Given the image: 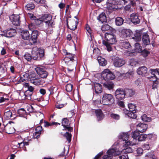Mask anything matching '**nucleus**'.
<instances>
[{"mask_svg":"<svg viewBox=\"0 0 159 159\" xmlns=\"http://www.w3.org/2000/svg\"><path fill=\"white\" fill-rule=\"evenodd\" d=\"M129 133H122L120 134L119 137L121 142L122 141L123 147L126 148L127 146L135 145L136 143L134 140L138 141H144L147 137V135L145 134H141L137 131H135L133 132L132 137L134 141H131L129 140Z\"/></svg>","mask_w":159,"mask_h":159,"instance_id":"nucleus-1","label":"nucleus"},{"mask_svg":"<svg viewBox=\"0 0 159 159\" xmlns=\"http://www.w3.org/2000/svg\"><path fill=\"white\" fill-rule=\"evenodd\" d=\"M44 50L41 48L34 47L32 51V56L29 53H25L24 56V58L28 61H30L32 58L34 60H40L42 59L44 55Z\"/></svg>","mask_w":159,"mask_h":159,"instance_id":"nucleus-2","label":"nucleus"},{"mask_svg":"<svg viewBox=\"0 0 159 159\" xmlns=\"http://www.w3.org/2000/svg\"><path fill=\"white\" fill-rule=\"evenodd\" d=\"M105 39L102 41V44L106 46L108 52L112 51L111 45L114 44L117 42L116 37L113 34L106 33L105 35Z\"/></svg>","mask_w":159,"mask_h":159,"instance_id":"nucleus-3","label":"nucleus"},{"mask_svg":"<svg viewBox=\"0 0 159 159\" xmlns=\"http://www.w3.org/2000/svg\"><path fill=\"white\" fill-rule=\"evenodd\" d=\"M52 16L50 14H46L43 15L41 19L46 23L45 31L47 33L51 34L53 32V28L54 23L52 20Z\"/></svg>","mask_w":159,"mask_h":159,"instance_id":"nucleus-4","label":"nucleus"},{"mask_svg":"<svg viewBox=\"0 0 159 159\" xmlns=\"http://www.w3.org/2000/svg\"><path fill=\"white\" fill-rule=\"evenodd\" d=\"M150 72L153 75V76L150 77V81L153 82L152 89H155L157 88V85L158 83L157 80L158 79H159V69H150Z\"/></svg>","mask_w":159,"mask_h":159,"instance_id":"nucleus-5","label":"nucleus"},{"mask_svg":"<svg viewBox=\"0 0 159 159\" xmlns=\"http://www.w3.org/2000/svg\"><path fill=\"white\" fill-rule=\"evenodd\" d=\"M65 56L66 57L64 59V60L68 66L70 65L71 63L77 64V58L75 54L66 52Z\"/></svg>","mask_w":159,"mask_h":159,"instance_id":"nucleus-6","label":"nucleus"},{"mask_svg":"<svg viewBox=\"0 0 159 159\" xmlns=\"http://www.w3.org/2000/svg\"><path fill=\"white\" fill-rule=\"evenodd\" d=\"M114 101V99L111 94L105 93L103 95L102 103L103 105H110L113 103Z\"/></svg>","mask_w":159,"mask_h":159,"instance_id":"nucleus-7","label":"nucleus"},{"mask_svg":"<svg viewBox=\"0 0 159 159\" xmlns=\"http://www.w3.org/2000/svg\"><path fill=\"white\" fill-rule=\"evenodd\" d=\"M29 80L30 82L35 85L41 84L42 82L38 76L33 71L29 72Z\"/></svg>","mask_w":159,"mask_h":159,"instance_id":"nucleus-8","label":"nucleus"},{"mask_svg":"<svg viewBox=\"0 0 159 159\" xmlns=\"http://www.w3.org/2000/svg\"><path fill=\"white\" fill-rule=\"evenodd\" d=\"M102 76L105 80H112L115 78V75L108 69H105L102 72Z\"/></svg>","mask_w":159,"mask_h":159,"instance_id":"nucleus-9","label":"nucleus"},{"mask_svg":"<svg viewBox=\"0 0 159 159\" xmlns=\"http://www.w3.org/2000/svg\"><path fill=\"white\" fill-rule=\"evenodd\" d=\"M107 154L103 157V159H111L113 156H116L119 154L118 150L116 148H113L109 149Z\"/></svg>","mask_w":159,"mask_h":159,"instance_id":"nucleus-10","label":"nucleus"},{"mask_svg":"<svg viewBox=\"0 0 159 159\" xmlns=\"http://www.w3.org/2000/svg\"><path fill=\"white\" fill-rule=\"evenodd\" d=\"M112 61L114 66L116 67H121L125 63L124 60L117 56L113 57L112 58Z\"/></svg>","mask_w":159,"mask_h":159,"instance_id":"nucleus-11","label":"nucleus"},{"mask_svg":"<svg viewBox=\"0 0 159 159\" xmlns=\"http://www.w3.org/2000/svg\"><path fill=\"white\" fill-rule=\"evenodd\" d=\"M106 4L107 8L109 10H117L118 8L116 0H107Z\"/></svg>","mask_w":159,"mask_h":159,"instance_id":"nucleus-12","label":"nucleus"},{"mask_svg":"<svg viewBox=\"0 0 159 159\" xmlns=\"http://www.w3.org/2000/svg\"><path fill=\"white\" fill-rule=\"evenodd\" d=\"M114 93L116 98L118 100H122L125 98L124 89H117Z\"/></svg>","mask_w":159,"mask_h":159,"instance_id":"nucleus-13","label":"nucleus"},{"mask_svg":"<svg viewBox=\"0 0 159 159\" xmlns=\"http://www.w3.org/2000/svg\"><path fill=\"white\" fill-rule=\"evenodd\" d=\"M40 107L36 105L33 104L32 105H29L27 107V110L30 113H38L39 112L42 116H43V114L41 112L39 111Z\"/></svg>","mask_w":159,"mask_h":159,"instance_id":"nucleus-14","label":"nucleus"},{"mask_svg":"<svg viewBox=\"0 0 159 159\" xmlns=\"http://www.w3.org/2000/svg\"><path fill=\"white\" fill-rule=\"evenodd\" d=\"M16 34V31L15 29L11 28L9 30H7L3 31V34H1L3 36L8 38H10L14 36Z\"/></svg>","mask_w":159,"mask_h":159,"instance_id":"nucleus-15","label":"nucleus"},{"mask_svg":"<svg viewBox=\"0 0 159 159\" xmlns=\"http://www.w3.org/2000/svg\"><path fill=\"white\" fill-rule=\"evenodd\" d=\"M35 70L41 78H46L48 75V72L42 67H37L35 68Z\"/></svg>","mask_w":159,"mask_h":159,"instance_id":"nucleus-16","label":"nucleus"},{"mask_svg":"<svg viewBox=\"0 0 159 159\" xmlns=\"http://www.w3.org/2000/svg\"><path fill=\"white\" fill-rule=\"evenodd\" d=\"M10 19L13 25L17 26L20 25V16L18 15H13L10 17Z\"/></svg>","mask_w":159,"mask_h":159,"instance_id":"nucleus-17","label":"nucleus"},{"mask_svg":"<svg viewBox=\"0 0 159 159\" xmlns=\"http://www.w3.org/2000/svg\"><path fill=\"white\" fill-rule=\"evenodd\" d=\"M137 73L139 75L146 76L148 75L147 68L145 66L140 67L137 70Z\"/></svg>","mask_w":159,"mask_h":159,"instance_id":"nucleus-18","label":"nucleus"},{"mask_svg":"<svg viewBox=\"0 0 159 159\" xmlns=\"http://www.w3.org/2000/svg\"><path fill=\"white\" fill-rule=\"evenodd\" d=\"M39 34V32L37 30H33L32 32L31 38L30 39L31 44L34 43L37 41V37Z\"/></svg>","mask_w":159,"mask_h":159,"instance_id":"nucleus-19","label":"nucleus"},{"mask_svg":"<svg viewBox=\"0 0 159 159\" xmlns=\"http://www.w3.org/2000/svg\"><path fill=\"white\" fill-rule=\"evenodd\" d=\"M125 98L131 97L135 94V92L131 89L125 88L124 89Z\"/></svg>","mask_w":159,"mask_h":159,"instance_id":"nucleus-20","label":"nucleus"},{"mask_svg":"<svg viewBox=\"0 0 159 159\" xmlns=\"http://www.w3.org/2000/svg\"><path fill=\"white\" fill-rule=\"evenodd\" d=\"M148 128L147 125L141 123H139L137 125V130L141 133L145 132Z\"/></svg>","mask_w":159,"mask_h":159,"instance_id":"nucleus-21","label":"nucleus"},{"mask_svg":"<svg viewBox=\"0 0 159 159\" xmlns=\"http://www.w3.org/2000/svg\"><path fill=\"white\" fill-rule=\"evenodd\" d=\"M95 112L98 121H101L104 118V115L101 109L96 110Z\"/></svg>","mask_w":159,"mask_h":159,"instance_id":"nucleus-22","label":"nucleus"},{"mask_svg":"<svg viewBox=\"0 0 159 159\" xmlns=\"http://www.w3.org/2000/svg\"><path fill=\"white\" fill-rule=\"evenodd\" d=\"M130 19L132 22L135 25L138 24L140 22V19L137 14H132L130 15Z\"/></svg>","mask_w":159,"mask_h":159,"instance_id":"nucleus-23","label":"nucleus"},{"mask_svg":"<svg viewBox=\"0 0 159 159\" xmlns=\"http://www.w3.org/2000/svg\"><path fill=\"white\" fill-rule=\"evenodd\" d=\"M124 113L126 115H127L128 117L132 119H135L136 118L137 116L135 114L136 111H129L126 109L124 110Z\"/></svg>","mask_w":159,"mask_h":159,"instance_id":"nucleus-24","label":"nucleus"},{"mask_svg":"<svg viewBox=\"0 0 159 159\" xmlns=\"http://www.w3.org/2000/svg\"><path fill=\"white\" fill-rule=\"evenodd\" d=\"M4 116L6 119H11V120L14 119L16 116V115L13 114L10 110L4 113Z\"/></svg>","mask_w":159,"mask_h":159,"instance_id":"nucleus-25","label":"nucleus"},{"mask_svg":"<svg viewBox=\"0 0 159 159\" xmlns=\"http://www.w3.org/2000/svg\"><path fill=\"white\" fill-rule=\"evenodd\" d=\"M142 41L143 44L145 45H147L150 43V39L149 36L147 33L143 34L142 37Z\"/></svg>","mask_w":159,"mask_h":159,"instance_id":"nucleus-26","label":"nucleus"},{"mask_svg":"<svg viewBox=\"0 0 159 159\" xmlns=\"http://www.w3.org/2000/svg\"><path fill=\"white\" fill-rule=\"evenodd\" d=\"M6 133L8 134H11L15 132L14 128L10 125H7L4 127V129Z\"/></svg>","mask_w":159,"mask_h":159,"instance_id":"nucleus-27","label":"nucleus"},{"mask_svg":"<svg viewBox=\"0 0 159 159\" xmlns=\"http://www.w3.org/2000/svg\"><path fill=\"white\" fill-rule=\"evenodd\" d=\"M21 36L24 40H28L30 39V34L28 30H23L21 32Z\"/></svg>","mask_w":159,"mask_h":159,"instance_id":"nucleus-28","label":"nucleus"},{"mask_svg":"<svg viewBox=\"0 0 159 159\" xmlns=\"http://www.w3.org/2000/svg\"><path fill=\"white\" fill-rule=\"evenodd\" d=\"M134 71L132 70L124 74V78L125 79H131L134 77Z\"/></svg>","mask_w":159,"mask_h":159,"instance_id":"nucleus-29","label":"nucleus"},{"mask_svg":"<svg viewBox=\"0 0 159 159\" xmlns=\"http://www.w3.org/2000/svg\"><path fill=\"white\" fill-rule=\"evenodd\" d=\"M95 90L96 93H101L102 91V85L99 83L94 84Z\"/></svg>","mask_w":159,"mask_h":159,"instance_id":"nucleus-30","label":"nucleus"},{"mask_svg":"<svg viewBox=\"0 0 159 159\" xmlns=\"http://www.w3.org/2000/svg\"><path fill=\"white\" fill-rule=\"evenodd\" d=\"M132 32L129 30L123 29L121 31V34L123 37L125 38L129 37Z\"/></svg>","mask_w":159,"mask_h":159,"instance_id":"nucleus-31","label":"nucleus"},{"mask_svg":"<svg viewBox=\"0 0 159 159\" xmlns=\"http://www.w3.org/2000/svg\"><path fill=\"white\" fill-rule=\"evenodd\" d=\"M104 87L109 90H112L114 88V84L112 82H106L103 84Z\"/></svg>","mask_w":159,"mask_h":159,"instance_id":"nucleus-32","label":"nucleus"},{"mask_svg":"<svg viewBox=\"0 0 159 159\" xmlns=\"http://www.w3.org/2000/svg\"><path fill=\"white\" fill-rule=\"evenodd\" d=\"M141 33L138 30H136L134 36L132 37V39L136 42H139L141 39Z\"/></svg>","mask_w":159,"mask_h":159,"instance_id":"nucleus-33","label":"nucleus"},{"mask_svg":"<svg viewBox=\"0 0 159 159\" xmlns=\"http://www.w3.org/2000/svg\"><path fill=\"white\" fill-rule=\"evenodd\" d=\"M42 130V128L41 126H38L36 128L35 134H34V138L38 139L39 138Z\"/></svg>","mask_w":159,"mask_h":159,"instance_id":"nucleus-34","label":"nucleus"},{"mask_svg":"<svg viewBox=\"0 0 159 159\" xmlns=\"http://www.w3.org/2000/svg\"><path fill=\"white\" fill-rule=\"evenodd\" d=\"M98 61L100 66H105L107 64V61L105 59L101 57H98Z\"/></svg>","mask_w":159,"mask_h":159,"instance_id":"nucleus-35","label":"nucleus"},{"mask_svg":"<svg viewBox=\"0 0 159 159\" xmlns=\"http://www.w3.org/2000/svg\"><path fill=\"white\" fill-rule=\"evenodd\" d=\"M19 116L21 117L26 118L27 114L23 108H21L18 110Z\"/></svg>","mask_w":159,"mask_h":159,"instance_id":"nucleus-36","label":"nucleus"},{"mask_svg":"<svg viewBox=\"0 0 159 159\" xmlns=\"http://www.w3.org/2000/svg\"><path fill=\"white\" fill-rule=\"evenodd\" d=\"M98 20L103 23L106 21V17L104 13H102L97 18Z\"/></svg>","mask_w":159,"mask_h":159,"instance_id":"nucleus-37","label":"nucleus"},{"mask_svg":"<svg viewBox=\"0 0 159 159\" xmlns=\"http://www.w3.org/2000/svg\"><path fill=\"white\" fill-rule=\"evenodd\" d=\"M60 125V124L58 122H48L47 121H45L44 123V126L46 127H48L49 126H51L53 125L57 126Z\"/></svg>","mask_w":159,"mask_h":159,"instance_id":"nucleus-38","label":"nucleus"},{"mask_svg":"<svg viewBox=\"0 0 159 159\" xmlns=\"http://www.w3.org/2000/svg\"><path fill=\"white\" fill-rule=\"evenodd\" d=\"M121 46L124 48L127 49L131 47L129 43L127 41H123L120 43Z\"/></svg>","mask_w":159,"mask_h":159,"instance_id":"nucleus-39","label":"nucleus"},{"mask_svg":"<svg viewBox=\"0 0 159 159\" xmlns=\"http://www.w3.org/2000/svg\"><path fill=\"white\" fill-rule=\"evenodd\" d=\"M134 46V49L135 52H142V47L140 46L139 43H135Z\"/></svg>","mask_w":159,"mask_h":159,"instance_id":"nucleus-40","label":"nucleus"},{"mask_svg":"<svg viewBox=\"0 0 159 159\" xmlns=\"http://www.w3.org/2000/svg\"><path fill=\"white\" fill-rule=\"evenodd\" d=\"M124 20L120 17H118L116 18L115 23L117 25L120 26L123 24Z\"/></svg>","mask_w":159,"mask_h":159,"instance_id":"nucleus-41","label":"nucleus"},{"mask_svg":"<svg viewBox=\"0 0 159 159\" xmlns=\"http://www.w3.org/2000/svg\"><path fill=\"white\" fill-rule=\"evenodd\" d=\"M34 4L32 2H30L25 6V10L29 11L33 9L34 8Z\"/></svg>","mask_w":159,"mask_h":159,"instance_id":"nucleus-42","label":"nucleus"},{"mask_svg":"<svg viewBox=\"0 0 159 159\" xmlns=\"http://www.w3.org/2000/svg\"><path fill=\"white\" fill-rule=\"evenodd\" d=\"M133 151V149L129 147L122 149V150L121 151V153L122 154L125 153V154H127V153H132Z\"/></svg>","mask_w":159,"mask_h":159,"instance_id":"nucleus-43","label":"nucleus"},{"mask_svg":"<svg viewBox=\"0 0 159 159\" xmlns=\"http://www.w3.org/2000/svg\"><path fill=\"white\" fill-rule=\"evenodd\" d=\"M62 125L64 127V128L69 125V122L67 118H65L62 119Z\"/></svg>","mask_w":159,"mask_h":159,"instance_id":"nucleus-44","label":"nucleus"},{"mask_svg":"<svg viewBox=\"0 0 159 159\" xmlns=\"http://www.w3.org/2000/svg\"><path fill=\"white\" fill-rule=\"evenodd\" d=\"M136 106L135 104L131 103L128 104V107L129 110V111H136Z\"/></svg>","mask_w":159,"mask_h":159,"instance_id":"nucleus-45","label":"nucleus"},{"mask_svg":"<svg viewBox=\"0 0 159 159\" xmlns=\"http://www.w3.org/2000/svg\"><path fill=\"white\" fill-rule=\"evenodd\" d=\"M110 117L112 119L116 120H119L120 118L119 115L113 113H110Z\"/></svg>","mask_w":159,"mask_h":159,"instance_id":"nucleus-46","label":"nucleus"},{"mask_svg":"<svg viewBox=\"0 0 159 159\" xmlns=\"http://www.w3.org/2000/svg\"><path fill=\"white\" fill-rule=\"evenodd\" d=\"M64 136L66 138L68 143H70L71 138V134L68 132H66L64 134Z\"/></svg>","mask_w":159,"mask_h":159,"instance_id":"nucleus-47","label":"nucleus"},{"mask_svg":"<svg viewBox=\"0 0 159 159\" xmlns=\"http://www.w3.org/2000/svg\"><path fill=\"white\" fill-rule=\"evenodd\" d=\"M49 90L50 92V94H52L57 91V88L56 86H52L49 88Z\"/></svg>","mask_w":159,"mask_h":159,"instance_id":"nucleus-48","label":"nucleus"},{"mask_svg":"<svg viewBox=\"0 0 159 159\" xmlns=\"http://www.w3.org/2000/svg\"><path fill=\"white\" fill-rule=\"evenodd\" d=\"M111 28L110 26L108 25H103L102 26L101 29L103 31H106L109 30Z\"/></svg>","mask_w":159,"mask_h":159,"instance_id":"nucleus-49","label":"nucleus"},{"mask_svg":"<svg viewBox=\"0 0 159 159\" xmlns=\"http://www.w3.org/2000/svg\"><path fill=\"white\" fill-rule=\"evenodd\" d=\"M86 29L87 32V34L88 36L92 37V31L89 25H87L86 26Z\"/></svg>","mask_w":159,"mask_h":159,"instance_id":"nucleus-50","label":"nucleus"},{"mask_svg":"<svg viewBox=\"0 0 159 159\" xmlns=\"http://www.w3.org/2000/svg\"><path fill=\"white\" fill-rule=\"evenodd\" d=\"M73 85L72 84H69L66 86V90L68 92H70L72 90Z\"/></svg>","mask_w":159,"mask_h":159,"instance_id":"nucleus-51","label":"nucleus"},{"mask_svg":"<svg viewBox=\"0 0 159 159\" xmlns=\"http://www.w3.org/2000/svg\"><path fill=\"white\" fill-rule=\"evenodd\" d=\"M142 120L144 121L149 122L151 120V119L150 117L147 116V115L145 114L143 115L142 116Z\"/></svg>","mask_w":159,"mask_h":159,"instance_id":"nucleus-52","label":"nucleus"},{"mask_svg":"<svg viewBox=\"0 0 159 159\" xmlns=\"http://www.w3.org/2000/svg\"><path fill=\"white\" fill-rule=\"evenodd\" d=\"M129 65L132 66H135L138 65V62L134 60H130L129 61Z\"/></svg>","mask_w":159,"mask_h":159,"instance_id":"nucleus-53","label":"nucleus"},{"mask_svg":"<svg viewBox=\"0 0 159 159\" xmlns=\"http://www.w3.org/2000/svg\"><path fill=\"white\" fill-rule=\"evenodd\" d=\"M142 55L144 57H147L148 55L150 54V52L147 50L146 49H144L143 51L142 50L141 52Z\"/></svg>","mask_w":159,"mask_h":159,"instance_id":"nucleus-54","label":"nucleus"},{"mask_svg":"<svg viewBox=\"0 0 159 159\" xmlns=\"http://www.w3.org/2000/svg\"><path fill=\"white\" fill-rule=\"evenodd\" d=\"M72 67H70V66L67 68V69L69 72H71L73 71L74 70L75 68L76 65V64H74V63H71Z\"/></svg>","mask_w":159,"mask_h":159,"instance_id":"nucleus-55","label":"nucleus"},{"mask_svg":"<svg viewBox=\"0 0 159 159\" xmlns=\"http://www.w3.org/2000/svg\"><path fill=\"white\" fill-rule=\"evenodd\" d=\"M29 72H28V73L25 72L23 73L21 75V76H22L26 80H29Z\"/></svg>","mask_w":159,"mask_h":159,"instance_id":"nucleus-56","label":"nucleus"},{"mask_svg":"<svg viewBox=\"0 0 159 159\" xmlns=\"http://www.w3.org/2000/svg\"><path fill=\"white\" fill-rule=\"evenodd\" d=\"M137 154L138 156H141L143 152V149L141 148H138L136 150Z\"/></svg>","mask_w":159,"mask_h":159,"instance_id":"nucleus-57","label":"nucleus"},{"mask_svg":"<svg viewBox=\"0 0 159 159\" xmlns=\"http://www.w3.org/2000/svg\"><path fill=\"white\" fill-rule=\"evenodd\" d=\"M145 157H150L151 159H157L154 155H151L150 153H147L145 156Z\"/></svg>","mask_w":159,"mask_h":159,"instance_id":"nucleus-58","label":"nucleus"},{"mask_svg":"<svg viewBox=\"0 0 159 159\" xmlns=\"http://www.w3.org/2000/svg\"><path fill=\"white\" fill-rule=\"evenodd\" d=\"M66 104H59L57 103L55 105V107L57 109H61L65 105H66Z\"/></svg>","mask_w":159,"mask_h":159,"instance_id":"nucleus-59","label":"nucleus"},{"mask_svg":"<svg viewBox=\"0 0 159 159\" xmlns=\"http://www.w3.org/2000/svg\"><path fill=\"white\" fill-rule=\"evenodd\" d=\"M119 159H129L128 156L127 154L122 155L119 157Z\"/></svg>","mask_w":159,"mask_h":159,"instance_id":"nucleus-60","label":"nucleus"},{"mask_svg":"<svg viewBox=\"0 0 159 159\" xmlns=\"http://www.w3.org/2000/svg\"><path fill=\"white\" fill-rule=\"evenodd\" d=\"M16 146L17 147L19 148H23L24 146V145L23 142H21V143H18L16 145Z\"/></svg>","mask_w":159,"mask_h":159,"instance_id":"nucleus-61","label":"nucleus"},{"mask_svg":"<svg viewBox=\"0 0 159 159\" xmlns=\"http://www.w3.org/2000/svg\"><path fill=\"white\" fill-rule=\"evenodd\" d=\"M93 102L95 105L100 104L101 103L100 99H97V100H93Z\"/></svg>","mask_w":159,"mask_h":159,"instance_id":"nucleus-62","label":"nucleus"},{"mask_svg":"<svg viewBox=\"0 0 159 159\" xmlns=\"http://www.w3.org/2000/svg\"><path fill=\"white\" fill-rule=\"evenodd\" d=\"M135 84L137 86L140 85L141 84V79H138L135 81Z\"/></svg>","mask_w":159,"mask_h":159,"instance_id":"nucleus-63","label":"nucleus"},{"mask_svg":"<svg viewBox=\"0 0 159 159\" xmlns=\"http://www.w3.org/2000/svg\"><path fill=\"white\" fill-rule=\"evenodd\" d=\"M103 154V153L102 152H101L98 153L97 155H96L95 157H94V159H100V157Z\"/></svg>","mask_w":159,"mask_h":159,"instance_id":"nucleus-64","label":"nucleus"}]
</instances>
